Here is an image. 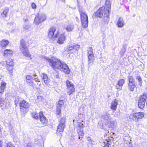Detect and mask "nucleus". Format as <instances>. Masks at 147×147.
I'll return each instance as SVG.
<instances>
[{
  "label": "nucleus",
  "mask_w": 147,
  "mask_h": 147,
  "mask_svg": "<svg viewBox=\"0 0 147 147\" xmlns=\"http://www.w3.org/2000/svg\"><path fill=\"white\" fill-rule=\"evenodd\" d=\"M45 59L49 63V65L54 70L59 69L66 74H69L70 72L68 65L63 61H61L57 58L52 57L50 59L47 57H44Z\"/></svg>",
  "instance_id": "1"
},
{
  "label": "nucleus",
  "mask_w": 147,
  "mask_h": 147,
  "mask_svg": "<svg viewBox=\"0 0 147 147\" xmlns=\"http://www.w3.org/2000/svg\"><path fill=\"white\" fill-rule=\"evenodd\" d=\"M59 32L58 31L56 32V28L54 27L51 28L49 30L48 38L50 41L55 40L59 36Z\"/></svg>",
  "instance_id": "2"
},
{
  "label": "nucleus",
  "mask_w": 147,
  "mask_h": 147,
  "mask_svg": "<svg viewBox=\"0 0 147 147\" xmlns=\"http://www.w3.org/2000/svg\"><path fill=\"white\" fill-rule=\"evenodd\" d=\"M30 105V104L25 100H23L20 102V110L22 115H25L28 112L27 109L29 108Z\"/></svg>",
  "instance_id": "3"
},
{
  "label": "nucleus",
  "mask_w": 147,
  "mask_h": 147,
  "mask_svg": "<svg viewBox=\"0 0 147 147\" xmlns=\"http://www.w3.org/2000/svg\"><path fill=\"white\" fill-rule=\"evenodd\" d=\"M20 49L23 54L28 57H30V54L29 53L28 49L26 46L24 40L22 39L20 41Z\"/></svg>",
  "instance_id": "4"
},
{
  "label": "nucleus",
  "mask_w": 147,
  "mask_h": 147,
  "mask_svg": "<svg viewBox=\"0 0 147 147\" xmlns=\"http://www.w3.org/2000/svg\"><path fill=\"white\" fill-rule=\"evenodd\" d=\"M84 126L83 124L81 122H77L76 125L77 133L78 135V139L80 140L83 138L84 134L83 131Z\"/></svg>",
  "instance_id": "5"
},
{
  "label": "nucleus",
  "mask_w": 147,
  "mask_h": 147,
  "mask_svg": "<svg viewBox=\"0 0 147 147\" xmlns=\"http://www.w3.org/2000/svg\"><path fill=\"white\" fill-rule=\"evenodd\" d=\"M80 12L82 27L84 28H86L88 26V17L83 11H80Z\"/></svg>",
  "instance_id": "6"
},
{
  "label": "nucleus",
  "mask_w": 147,
  "mask_h": 147,
  "mask_svg": "<svg viewBox=\"0 0 147 147\" xmlns=\"http://www.w3.org/2000/svg\"><path fill=\"white\" fill-rule=\"evenodd\" d=\"M108 3V5L107 8H106V10L104 14V22L105 24H107L109 20V13L111 11V4L109 1H107L106 4Z\"/></svg>",
  "instance_id": "7"
},
{
  "label": "nucleus",
  "mask_w": 147,
  "mask_h": 147,
  "mask_svg": "<svg viewBox=\"0 0 147 147\" xmlns=\"http://www.w3.org/2000/svg\"><path fill=\"white\" fill-rule=\"evenodd\" d=\"M144 113L142 112H139L130 114L129 119L131 121H136L141 119L144 117Z\"/></svg>",
  "instance_id": "8"
},
{
  "label": "nucleus",
  "mask_w": 147,
  "mask_h": 147,
  "mask_svg": "<svg viewBox=\"0 0 147 147\" xmlns=\"http://www.w3.org/2000/svg\"><path fill=\"white\" fill-rule=\"evenodd\" d=\"M107 1L108 0H107L106 1L105 6L104 7H100L93 14L94 16H95L96 17H98L99 18H102L103 15V13L104 14L105 13L106 10V8H107L108 5V3H107V4H106V3Z\"/></svg>",
  "instance_id": "9"
},
{
  "label": "nucleus",
  "mask_w": 147,
  "mask_h": 147,
  "mask_svg": "<svg viewBox=\"0 0 147 147\" xmlns=\"http://www.w3.org/2000/svg\"><path fill=\"white\" fill-rule=\"evenodd\" d=\"M46 18L47 16L45 14H38L35 18L34 22L36 25H38L40 23L45 21Z\"/></svg>",
  "instance_id": "10"
},
{
  "label": "nucleus",
  "mask_w": 147,
  "mask_h": 147,
  "mask_svg": "<svg viewBox=\"0 0 147 147\" xmlns=\"http://www.w3.org/2000/svg\"><path fill=\"white\" fill-rule=\"evenodd\" d=\"M147 98V93H144L142 95L140 96L138 102V106L141 109L144 108L146 99Z\"/></svg>",
  "instance_id": "11"
},
{
  "label": "nucleus",
  "mask_w": 147,
  "mask_h": 147,
  "mask_svg": "<svg viewBox=\"0 0 147 147\" xmlns=\"http://www.w3.org/2000/svg\"><path fill=\"white\" fill-rule=\"evenodd\" d=\"M65 119L63 118H61L60 121V123L57 127V133L61 134L63 131L65 126Z\"/></svg>",
  "instance_id": "12"
},
{
  "label": "nucleus",
  "mask_w": 147,
  "mask_h": 147,
  "mask_svg": "<svg viewBox=\"0 0 147 147\" xmlns=\"http://www.w3.org/2000/svg\"><path fill=\"white\" fill-rule=\"evenodd\" d=\"M40 120L42 124H46L48 123V120L43 115V112L40 111L39 113Z\"/></svg>",
  "instance_id": "13"
},
{
  "label": "nucleus",
  "mask_w": 147,
  "mask_h": 147,
  "mask_svg": "<svg viewBox=\"0 0 147 147\" xmlns=\"http://www.w3.org/2000/svg\"><path fill=\"white\" fill-rule=\"evenodd\" d=\"M68 89L67 93L70 95L75 91V88L72 83H66Z\"/></svg>",
  "instance_id": "14"
},
{
  "label": "nucleus",
  "mask_w": 147,
  "mask_h": 147,
  "mask_svg": "<svg viewBox=\"0 0 147 147\" xmlns=\"http://www.w3.org/2000/svg\"><path fill=\"white\" fill-rule=\"evenodd\" d=\"M106 125L111 130L115 129L116 127L115 122L111 120L107 122Z\"/></svg>",
  "instance_id": "15"
},
{
  "label": "nucleus",
  "mask_w": 147,
  "mask_h": 147,
  "mask_svg": "<svg viewBox=\"0 0 147 147\" xmlns=\"http://www.w3.org/2000/svg\"><path fill=\"white\" fill-rule=\"evenodd\" d=\"M101 117L105 122L112 119V118L110 117V115L108 112L104 113L102 115Z\"/></svg>",
  "instance_id": "16"
},
{
  "label": "nucleus",
  "mask_w": 147,
  "mask_h": 147,
  "mask_svg": "<svg viewBox=\"0 0 147 147\" xmlns=\"http://www.w3.org/2000/svg\"><path fill=\"white\" fill-rule=\"evenodd\" d=\"M118 102V100L115 99L111 103V108L112 110H113L114 111L116 109Z\"/></svg>",
  "instance_id": "17"
},
{
  "label": "nucleus",
  "mask_w": 147,
  "mask_h": 147,
  "mask_svg": "<svg viewBox=\"0 0 147 147\" xmlns=\"http://www.w3.org/2000/svg\"><path fill=\"white\" fill-rule=\"evenodd\" d=\"M65 40V36L64 34H62L59 36L57 41V43L60 45L63 44L64 41Z\"/></svg>",
  "instance_id": "18"
},
{
  "label": "nucleus",
  "mask_w": 147,
  "mask_h": 147,
  "mask_svg": "<svg viewBox=\"0 0 147 147\" xmlns=\"http://www.w3.org/2000/svg\"><path fill=\"white\" fill-rule=\"evenodd\" d=\"M9 10V8L7 7L4 8L3 11L1 13V16L2 18H5L7 17V15Z\"/></svg>",
  "instance_id": "19"
},
{
  "label": "nucleus",
  "mask_w": 147,
  "mask_h": 147,
  "mask_svg": "<svg viewBox=\"0 0 147 147\" xmlns=\"http://www.w3.org/2000/svg\"><path fill=\"white\" fill-rule=\"evenodd\" d=\"M124 24V21L123 18L121 17L119 18L117 22L118 26L119 28H121L123 27Z\"/></svg>",
  "instance_id": "20"
},
{
  "label": "nucleus",
  "mask_w": 147,
  "mask_h": 147,
  "mask_svg": "<svg viewBox=\"0 0 147 147\" xmlns=\"http://www.w3.org/2000/svg\"><path fill=\"white\" fill-rule=\"evenodd\" d=\"M9 42L7 40H3L0 42V45L2 47H4L7 46Z\"/></svg>",
  "instance_id": "21"
},
{
  "label": "nucleus",
  "mask_w": 147,
  "mask_h": 147,
  "mask_svg": "<svg viewBox=\"0 0 147 147\" xmlns=\"http://www.w3.org/2000/svg\"><path fill=\"white\" fill-rule=\"evenodd\" d=\"M13 53L12 50L10 49H6L4 52L5 57L11 56Z\"/></svg>",
  "instance_id": "22"
},
{
  "label": "nucleus",
  "mask_w": 147,
  "mask_h": 147,
  "mask_svg": "<svg viewBox=\"0 0 147 147\" xmlns=\"http://www.w3.org/2000/svg\"><path fill=\"white\" fill-rule=\"evenodd\" d=\"M136 87L135 83H128L129 89L131 91H133L134 88Z\"/></svg>",
  "instance_id": "23"
},
{
  "label": "nucleus",
  "mask_w": 147,
  "mask_h": 147,
  "mask_svg": "<svg viewBox=\"0 0 147 147\" xmlns=\"http://www.w3.org/2000/svg\"><path fill=\"white\" fill-rule=\"evenodd\" d=\"M6 83H1L0 86V93H3L5 90Z\"/></svg>",
  "instance_id": "24"
},
{
  "label": "nucleus",
  "mask_w": 147,
  "mask_h": 147,
  "mask_svg": "<svg viewBox=\"0 0 147 147\" xmlns=\"http://www.w3.org/2000/svg\"><path fill=\"white\" fill-rule=\"evenodd\" d=\"M74 28V26L71 24L68 25L65 29L68 32L71 31Z\"/></svg>",
  "instance_id": "25"
},
{
  "label": "nucleus",
  "mask_w": 147,
  "mask_h": 147,
  "mask_svg": "<svg viewBox=\"0 0 147 147\" xmlns=\"http://www.w3.org/2000/svg\"><path fill=\"white\" fill-rule=\"evenodd\" d=\"M6 64L9 66H13L14 64L13 60L12 59H7L6 61Z\"/></svg>",
  "instance_id": "26"
},
{
  "label": "nucleus",
  "mask_w": 147,
  "mask_h": 147,
  "mask_svg": "<svg viewBox=\"0 0 147 147\" xmlns=\"http://www.w3.org/2000/svg\"><path fill=\"white\" fill-rule=\"evenodd\" d=\"M43 77H42V80H43L44 83H47V82H49V80H48V78L47 75L43 74H42Z\"/></svg>",
  "instance_id": "27"
},
{
  "label": "nucleus",
  "mask_w": 147,
  "mask_h": 147,
  "mask_svg": "<svg viewBox=\"0 0 147 147\" xmlns=\"http://www.w3.org/2000/svg\"><path fill=\"white\" fill-rule=\"evenodd\" d=\"M105 144V147H109V145L111 144V141L108 140H106L104 142Z\"/></svg>",
  "instance_id": "28"
},
{
  "label": "nucleus",
  "mask_w": 147,
  "mask_h": 147,
  "mask_svg": "<svg viewBox=\"0 0 147 147\" xmlns=\"http://www.w3.org/2000/svg\"><path fill=\"white\" fill-rule=\"evenodd\" d=\"M123 83H116L115 85L116 88L120 90L121 89Z\"/></svg>",
  "instance_id": "29"
},
{
  "label": "nucleus",
  "mask_w": 147,
  "mask_h": 147,
  "mask_svg": "<svg viewBox=\"0 0 147 147\" xmlns=\"http://www.w3.org/2000/svg\"><path fill=\"white\" fill-rule=\"evenodd\" d=\"M94 55H88V61L93 62L94 60Z\"/></svg>",
  "instance_id": "30"
},
{
  "label": "nucleus",
  "mask_w": 147,
  "mask_h": 147,
  "mask_svg": "<svg viewBox=\"0 0 147 147\" xmlns=\"http://www.w3.org/2000/svg\"><path fill=\"white\" fill-rule=\"evenodd\" d=\"M13 69V66H9L7 67V69L8 71V73L10 74H11L12 75Z\"/></svg>",
  "instance_id": "31"
},
{
  "label": "nucleus",
  "mask_w": 147,
  "mask_h": 147,
  "mask_svg": "<svg viewBox=\"0 0 147 147\" xmlns=\"http://www.w3.org/2000/svg\"><path fill=\"white\" fill-rule=\"evenodd\" d=\"M32 117L36 119H38V115L37 113H32Z\"/></svg>",
  "instance_id": "32"
},
{
  "label": "nucleus",
  "mask_w": 147,
  "mask_h": 147,
  "mask_svg": "<svg viewBox=\"0 0 147 147\" xmlns=\"http://www.w3.org/2000/svg\"><path fill=\"white\" fill-rule=\"evenodd\" d=\"M73 49H74V46H72L70 45L68 46L65 49V51H69L73 50Z\"/></svg>",
  "instance_id": "33"
},
{
  "label": "nucleus",
  "mask_w": 147,
  "mask_h": 147,
  "mask_svg": "<svg viewBox=\"0 0 147 147\" xmlns=\"http://www.w3.org/2000/svg\"><path fill=\"white\" fill-rule=\"evenodd\" d=\"M128 79L129 83H134L135 82L134 79L132 76H129Z\"/></svg>",
  "instance_id": "34"
},
{
  "label": "nucleus",
  "mask_w": 147,
  "mask_h": 147,
  "mask_svg": "<svg viewBox=\"0 0 147 147\" xmlns=\"http://www.w3.org/2000/svg\"><path fill=\"white\" fill-rule=\"evenodd\" d=\"M88 55H94L93 53V51L92 50V49L91 47H89L88 49Z\"/></svg>",
  "instance_id": "35"
},
{
  "label": "nucleus",
  "mask_w": 147,
  "mask_h": 147,
  "mask_svg": "<svg viewBox=\"0 0 147 147\" xmlns=\"http://www.w3.org/2000/svg\"><path fill=\"white\" fill-rule=\"evenodd\" d=\"M11 134L13 135V140L15 142V140H16L17 137L16 136V134L13 131H10Z\"/></svg>",
  "instance_id": "36"
},
{
  "label": "nucleus",
  "mask_w": 147,
  "mask_h": 147,
  "mask_svg": "<svg viewBox=\"0 0 147 147\" xmlns=\"http://www.w3.org/2000/svg\"><path fill=\"white\" fill-rule=\"evenodd\" d=\"M126 51V49L124 47H123L121 50L120 51V54L121 55V56L122 57Z\"/></svg>",
  "instance_id": "37"
},
{
  "label": "nucleus",
  "mask_w": 147,
  "mask_h": 147,
  "mask_svg": "<svg viewBox=\"0 0 147 147\" xmlns=\"http://www.w3.org/2000/svg\"><path fill=\"white\" fill-rule=\"evenodd\" d=\"M136 80H138L139 82H142V78L140 76L139 74H138L137 75L136 77Z\"/></svg>",
  "instance_id": "38"
},
{
  "label": "nucleus",
  "mask_w": 147,
  "mask_h": 147,
  "mask_svg": "<svg viewBox=\"0 0 147 147\" xmlns=\"http://www.w3.org/2000/svg\"><path fill=\"white\" fill-rule=\"evenodd\" d=\"M5 146V147H15L14 145H13L10 142H9L7 143H6V145Z\"/></svg>",
  "instance_id": "39"
},
{
  "label": "nucleus",
  "mask_w": 147,
  "mask_h": 147,
  "mask_svg": "<svg viewBox=\"0 0 147 147\" xmlns=\"http://www.w3.org/2000/svg\"><path fill=\"white\" fill-rule=\"evenodd\" d=\"M73 46L74 47V49L76 50L77 51H78L80 48V46L77 44L74 45Z\"/></svg>",
  "instance_id": "40"
},
{
  "label": "nucleus",
  "mask_w": 147,
  "mask_h": 147,
  "mask_svg": "<svg viewBox=\"0 0 147 147\" xmlns=\"http://www.w3.org/2000/svg\"><path fill=\"white\" fill-rule=\"evenodd\" d=\"M26 79L27 80H32L33 77L30 75H28L26 77Z\"/></svg>",
  "instance_id": "41"
},
{
  "label": "nucleus",
  "mask_w": 147,
  "mask_h": 147,
  "mask_svg": "<svg viewBox=\"0 0 147 147\" xmlns=\"http://www.w3.org/2000/svg\"><path fill=\"white\" fill-rule=\"evenodd\" d=\"M32 76L34 78V80L35 81V82H40L38 79L37 78V76L36 74H34L33 75H32Z\"/></svg>",
  "instance_id": "42"
},
{
  "label": "nucleus",
  "mask_w": 147,
  "mask_h": 147,
  "mask_svg": "<svg viewBox=\"0 0 147 147\" xmlns=\"http://www.w3.org/2000/svg\"><path fill=\"white\" fill-rule=\"evenodd\" d=\"M98 127L100 128L101 129H105V128L102 125V124L98 123Z\"/></svg>",
  "instance_id": "43"
},
{
  "label": "nucleus",
  "mask_w": 147,
  "mask_h": 147,
  "mask_svg": "<svg viewBox=\"0 0 147 147\" xmlns=\"http://www.w3.org/2000/svg\"><path fill=\"white\" fill-rule=\"evenodd\" d=\"M56 114L58 115H60L61 114V109H56Z\"/></svg>",
  "instance_id": "44"
},
{
  "label": "nucleus",
  "mask_w": 147,
  "mask_h": 147,
  "mask_svg": "<svg viewBox=\"0 0 147 147\" xmlns=\"http://www.w3.org/2000/svg\"><path fill=\"white\" fill-rule=\"evenodd\" d=\"M60 105L63 106L64 105L63 101L62 100H59L58 102V104Z\"/></svg>",
  "instance_id": "45"
},
{
  "label": "nucleus",
  "mask_w": 147,
  "mask_h": 147,
  "mask_svg": "<svg viewBox=\"0 0 147 147\" xmlns=\"http://www.w3.org/2000/svg\"><path fill=\"white\" fill-rule=\"evenodd\" d=\"M87 139L90 143H92V140L90 137H88L87 138Z\"/></svg>",
  "instance_id": "46"
},
{
  "label": "nucleus",
  "mask_w": 147,
  "mask_h": 147,
  "mask_svg": "<svg viewBox=\"0 0 147 147\" xmlns=\"http://www.w3.org/2000/svg\"><path fill=\"white\" fill-rule=\"evenodd\" d=\"M93 62H92L91 61H88V65L89 67L92 66L93 64Z\"/></svg>",
  "instance_id": "47"
},
{
  "label": "nucleus",
  "mask_w": 147,
  "mask_h": 147,
  "mask_svg": "<svg viewBox=\"0 0 147 147\" xmlns=\"http://www.w3.org/2000/svg\"><path fill=\"white\" fill-rule=\"evenodd\" d=\"M24 28L26 30H27L29 27V26L28 24H25L24 26Z\"/></svg>",
  "instance_id": "48"
},
{
  "label": "nucleus",
  "mask_w": 147,
  "mask_h": 147,
  "mask_svg": "<svg viewBox=\"0 0 147 147\" xmlns=\"http://www.w3.org/2000/svg\"><path fill=\"white\" fill-rule=\"evenodd\" d=\"M32 7L33 9H35L36 8V4L34 3H32Z\"/></svg>",
  "instance_id": "49"
},
{
  "label": "nucleus",
  "mask_w": 147,
  "mask_h": 147,
  "mask_svg": "<svg viewBox=\"0 0 147 147\" xmlns=\"http://www.w3.org/2000/svg\"><path fill=\"white\" fill-rule=\"evenodd\" d=\"M62 106L58 104L56 106V109H61V108L62 107Z\"/></svg>",
  "instance_id": "50"
},
{
  "label": "nucleus",
  "mask_w": 147,
  "mask_h": 147,
  "mask_svg": "<svg viewBox=\"0 0 147 147\" xmlns=\"http://www.w3.org/2000/svg\"><path fill=\"white\" fill-rule=\"evenodd\" d=\"M125 80L123 79H121L119 80V81L118 82V83H124Z\"/></svg>",
  "instance_id": "51"
},
{
  "label": "nucleus",
  "mask_w": 147,
  "mask_h": 147,
  "mask_svg": "<svg viewBox=\"0 0 147 147\" xmlns=\"http://www.w3.org/2000/svg\"><path fill=\"white\" fill-rule=\"evenodd\" d=\"M26 147H32L31 144L30 143H28L27 144L26 146Z\"/></svg>",
  "instance_id": "52"
},
{
  "label": "nucleus",
  "mask_w": 147,
  "mask_h": 147,
  "mask_svg": "<svg viewBox=\"0 0 147 147\" xmlns=\"http://www.w3.org/2000/svg\"><path fill=\"white\" fill-rule=\"evenodd\" d=\"M105 39H104V38L102 40V43L104 45H105Z\"/></svg>",
  "instance_id": "53"
},
{
  "label": "nucleus",
  "mask_w": 147,
  "mask_h": 147,
  "mask_svg": "<svg viewBox=\"0 0 147 147\" xmlns=\"http://www.w3.org/2000/svg\"><path fill=\"white\" fill-rule=\"evenodd\" d=\"M55 77L57 78H59V75L58 74H57V75H56L55 76Z\"/></svg>",
  "instance_id": "54"
},
{
  "label": "nucleus",
  "mask_w": 147,
  "mask_h": 147,
  "mask_svg": "<svg viewBox=\"0 0 147 147\" xmlns=\"http://www.w3.org/2000/svg\"><path fill=\"white\" fill-rule=\"evenodd\" d=\"M38 139H35V143L36 144L37 143H36V141H38Z\"/></svg>",
  "instance_id": "55"
},
{
  "label": "nucleus",
  "mask_w": 147,
  "mask_h": 147,
  "mask_svg": "<svg viewBox=\"0 0 147 147\" xmlns=\"http://www.w3.org/2000/svg\"><path fill=\"white\" fill-rule=\"evenodd\" d=\"M2 99L1 98H0V105H1V103L2 102Z\"/></svg>",
  "instance_id": "56"
},
{
  "label": "nucleus",
  "mask_w": 147,
  "mask_h": 147,
  "mask_svg": "<svg viewBox=\"0 0 147 147\" xmlns=\"http://www.w3.org/2000/svg\"><path fill=\"white\" fill-rule=\"evenodd\" d=\"M66 83H71V82H69L68 80H67V81H66Z\"/></svg>",
  "instance_id": "57"
},
{
  "label": "nucleus",
  "mask_w": 147,
  "mask_h": 147,
  "mask_svg": "<svg viewBox=\"0 0 147 147\" xmlns=\"http://www.w3.org/2000/svg\"><path fill=\"white\" fill-rule=\"evenodd\" d=\"M0 147H2V145L1 143H0Z\"/></svg>",
  "instance_id": "58"
},
{
  "label": "nucleus",
  "mask_w": 147,
  "mask_h": 147,
  "mask_svg": "<svg viewBox=\"0 0 147 147\" xmlns=\"http://www.w3.org/2000/svg\"><path fill=\"white\" fill-rule=\"evenodd\" d=\"M28 20L27 19H25L24 20V21L25 22H27V21Z\"/></svg>",
  "instance_id": "59"
},
{
  "label": "nucleus",
  "mask_w": 147,
  "mask_h": 147,
  "mask_svg": "<svg viewBox=\"0 0 147 147\" xmlns=\"http://www.w3.org/2000/svg\"><path fill=\"white\" fill-rule=\"evenodd\" d=\"M140 84H139V85H141L142 84V83H140Z\"/></svg>",
  "instance_id": "60"
},
{
  "label": "nucleus",
  "mask_w": 147,
  "mask_h": 147,
  "mask_svg": "<svg viewBox=\"0 0 147 147\" xmlns=\"http://www.w3.org/2000/svg\"><path fill=\"white\" fill-rule=\"evenodd\" d=\"M28 83H30V82H27Z\"/></svg>",
  "instance_id": "61"
},
{
  "label": "nucleus",
  "mask_w": 147,
  "mask_h": 147,
  "mask_svg": "<svg viewBox=\"0 0 147 147\" xmlns=\"http://www.w3.org/2000/svg\"><path fill=\"white\" fill-rule=\"evenodd\" d=\"M1 83H5V82H1Z\"/></svg>",
  "instance_id": "62"
},
{
  "label": "nucleus",
  "mask_w": 147,
  "mask_h": 147,
  "mask_svg": "<svg viewBox=\"0 0 147 147\" xmlns=\"http://www.w3.org/2000/svg\"><path fill=\"white\" fill-rule=\"evenodd\" d=\"M32 83H33V81H32Z\"/></svg>",
  "instance_id": "63"
},
{
  "label": "nucleus",
  "mask_w": 147,
  "mask_h": 147,
  "mask_svg": "<svg viewBox=\"0 0 147 147\" xmlns=\"http://www.w3.org/2000/svg\"><path fill=\"white\" fill-rule=\"evenodd\" d=\"M47 84V83H45V84Z\"/></svg>",
  "instance_id": "64"
}]
</instances>
